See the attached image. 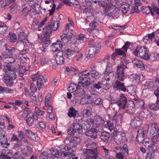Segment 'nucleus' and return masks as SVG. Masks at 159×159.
<instances>
[{
	"mask_svg": "<svg viewBox=\"0 0 159 159\" xmlns=\"http://www.w3.org/2000/svg\"><path fill=\"white\" fill-rule=\"evenodd\" d=\"M3 56L4 58V61L8 64L14 62L15 59L12 56L9 57L7 54H3Z\"/></svg>",
	"mask_w": 159,
	"mask_h": 159,
	"instance_id": "nucleus-25",
	"label": "nucleus"
},
{
	"mask_svg": "<svg viewBox=\"0 0 159 159\" xmlns=\"http://www.w3.org/2000/svg\"><path fill=\"white\" fill-rule=\"evenodd\" d=\"M152 61L159 60V54L156 53H151L148 55V59Z\"/></svg>",
	"mask_w": 159,
	"mask_h": 159,
	"instance_id": "nucleus-30",
	"label": "nucleus"
},
{
	"mask_svg": "<svg viewBox=\"0 0 159 159\" xmlns=\"http://www.w3.org/2000/svg\"><path fill=\"white\" fill-rule=\"evenodd\" d=\"M142 10L144 13L147 15L149 13H150L152 16L154 15V13L152 11V10L150 6L145 7L142 8Z\"/></svg>",
	"mask_w": 159,
	"mask_h": 159,
	"instance_id": "nucleus-38",
	"label": "nucleus"
},
{
	"mask_svg": "<svg viewBox=\"0 0 159 159\" xmlns=\"http://www.w3.org/2000/svg\"><path fill=\"white\" fill-rule=\"evenodd\" d=\"M77 91L76 92V94L78 95V96L80 97H84L85 94V92L84 90L82 88L77 89Z\"/></svg>",
	"mask_w": 159,
	"mask_h": 159,
	"instance_id": "nucleus-44",
	"label": "nucleus"
},
{
	"mask_svg": "<svg viewBox=\"0 0 159 159\" xmlns=\"http://www.w3.org/2000/svg\"><path fill=\"white\" fill-rule=\"evenodd\" d=\"M61 156H62L64 157H74L76 156L75 154L74 153L70 152H66L65 151L60 152Z\"/></svg>",
	"mask_w": 159,
	"mask_h": 159,
	"instance_id": "nucleus-35",
	"label": "nucleus"
},
{
	"mask_svg": "<svg viewBox=\"0 0 159 159\" xmlns=\"http://www.w3.org/2000/svg\"><path fill=\"white\" fill-rule=\"evenodd\" d=\"M100 42L94 43L93 39H90L89 43V54L90 57H92L93 55L99 51L100 48Z\"/></svg>",
	"mask_w": 159,
	"mask_h": 159,
	"instance_id": "nucleus-5",
	"label": "nucleus"
},
{
	"mask_svg": "<svg viewBox=\"0 0 159 159\" xmlns=\"http://www.w3.org/2000/svg\"><path fill=\"white\" fill-rule=\"evenodd\" d=\"M113 86L114 88H116L117 89L120 90L124 92H126V88L124 84L118 80H116L115 81Z\"/></svg>",
	"mask_w": 159,
	"mask_h": 159,
	"instance_id": "nucleus-19",
	"label": "nucleus"
},
{
	"mask_svg": "<svg viewBox=\"0 0 159 159\" xmlns=\"http://www.w3.org/2000/svg\"><path fill=\"white\" fill-rule=\"evenodd\" d=\"M5 73L8 72H15L16 69L15 68L11 66H4Z\"/></svg>",
	"mask_w": 159,
	"mask_h": 159,
	"instance_id": "nucleus-46",
	"label": "nucleus"
},
{
	"mask_svg": "<svg viewBox=\"0 0 159 159\" xmlns=\"http://www.w3.org/2000/svg\"><path fill=\"white\" fill-rule=\"evenodd\" d=\"M26 38V34L24 32H20L18 34V38L19 40L25 41Z\"/></svg>",
	"mask_w": 159,
	"mask_h": 159,
	"instance_id": "nucleus-43",
	"label": "nucleus"
},
{
	"mask_svg": "<svg viewBox=\"0 0 159 159\" xmlns=\"http://www.w3.org/2000/svg\"><path fill=\"white\" fill-rule=\"evenodd\" d=\"M68 111V112L67 115L68 116L70 117H73L74 118L76 117L77 111L75 110L73 107L70 108Z\"/></svg>",
	"mask_w": 159,
	"mask_h": 159,
	"instance_id": "nucleus-27",
	"label": "nucleus"
},
{
	"mask_svg": "<svg viewBox=\"0 0 159 159\" xmlns=\"http://www.w3.org/2000/svg\"><path fill=\"white\" fill-rule=\"evenodd\" d=\"M16 34L14 33H9V39L11 42H16L17 40V37Z\"/></svg>",
	"mask_w": 159,
	"mask_h": 159,
	"instance_id": "nucleus-51",
	"label": "nucleus"
},
{
	"mask_svg": "<svg viewBox=\"0 0 159 159\" xmlns=\"http://www.w3.org/2000/svg\"><path fill=\"white\" fill-rule=\"evenodd\" d=\"M75 38L81 42L84 43L87 40V39L85 35L83 34H80L75 36Z\"/></svg>",
	"mask_w": 159,
	"mask_h": 159,
	"instance_id": "nucleus-31",
	"label": "nucleus"
},
{
	"mask_svg": "<svg viewBox=\"0 0 159 159\" xmlns=\"http://www.w3.org/2000/svg\"><path fill=\"white\" fill-rule=\"evenodd\" d=\"M27 148L22 149L21 152L23 154L26 156H29L31 154L32 149L31 148L30 146L26 147Z\"/></svg>",
	"mask_w": 159,
	"mask_h": 159,
	"instance_id": "nucleus-29",
	"label": "nucleus"
},
{
	"mask_svg": "<svg viewBox=\"0 0 159 159\" xmlns=\"http://www.w3.org/2000/svg\"><path fill=\"white\" fill-rule=\"evenodd\" d=\"M44 36L46 37V38L44 39L43 44V45H44L45 47H47L51 43L49 38L50 36L48 37L47 36Z\"/></svg>",
	"mask_w": 159,
	"mask_h": 159,
	"instance_id": "nucleus-57",
	"label": "nucleus"
},
{
	"mask_svg": "<svg viewBox=\"0 0 159 159\" xmlns=\"http://www.w3.org/2000/svg\"><path fill=\"white\" fill-rule=\"evenodd\" d=\"M82 113L84 115H85L87 117L90 116L91 115V114L90 110L88 109H84L82 111Z\"/></svg>",
	"mask_w": 159,
	"mask_h": 159,
	"instance_id": "nucleus-60",
	"label": "nucleus"
},
{
	"mask_svg": "<svg viewBox=\"0 0 159 159\" xmlns=\"http://www.w3.org/2000/svg\"><path fill=\"white\" fill-rule=\"evenodd\" d=\"M145 113L143 112L139 113L138 116H136L132 120L130 123L131 125L133 127L137 128L140 126L144 118Z\"/></svg>",
	"mask_w": 159,
	"mask_h": 159,
	"instance_id": "nucleus-7",
	"label": "nucleus"
},
{
	"mask_svg": "<svg viewBox=\"0 0 159 159\" xmlns=\"http://www.w3.org/2000/svg\"><path fill=\"white\" fill-rule=\"evenodd\" d=\"M134 99V101L133 102V103L134 105L138 106V107H141L143 106L144 105V102L142 100L140 101V100H136Z\"/></svg>",
	"mask_w": 159,
	"mask_h": 159,
	"instance_id": "nucleus-50",
	"label": "nucleus"
},
{
	"mask_svg": "<svg viewBox=\"0 0 159 159\" xmlns=\"http://www.w3.org/2000/svg\"><path fill=\"white\" fill-rule=\"evenodd\" d=\"M133 53L136 56L142 59L146 60L148 59V50L145 46L138 47Z\"/></svg>",
	"mask_w": 159,
	"mask_h": 159,
	"instance_id": "nucleus-6",
	"label": "nucleus"
},
{
	"mask_svg": "<svg viewBox=\"0 0 159 159\" xmlns=\"http://www.w3.org/2000/svg\"><path fill=\"white\" fill-rule=\"evenodd\" d=\"M8 28L5 24L0 22V34H5Z\"/></svg>",
	"mask_w": 159,
	"mask_h": 159,
	"instance_id": "nucleus-33",
	"label": "nucleus"
},
{
	"mask_svg": "<svg viewBox=\"0 0 159 159\" xmlns=\"http://www.w3.org/2000/svg\"><path fill=\"white\" fill-rule=\"evenodd\" d=\"M51 4L49 6H47V9L50 12L49 16H52L53 14V12L55 11V10L56 7V5L54 3H52L50 2Z\"/></svg>",
	"mask_w": 159,
	"mask_h": 159,
	"instance_id": "nucleus-26",
	"label": "nucleus"
},
{
	"mask_svg": "<svg viewBox=\"0 0 159 159\" xmlns=\"http://www.w3.org/2000/svg\"><path fill=\"white\" fill-rule=\"evenodd\" d=\"M31 102L34 105H37L38 104H40L41 101L43 100V97L42 95H40L39 96L38 98V101H36V97L31 98Z\"/></svg>",
	"mask_w": 159,
	"mask_h": 159,
	"instance_id": "nucleus-34",
	"label": "nucleus"
},
{
	"mask_svg": "<svg viewBox=\"0 0 159 159\" xmlns=\"http://www.w3.org/2000/svg\"><path fill=\"white\" fill-rule=\"evenodd\" d=\"M79 121L78 122L76 123H73V128L75 130H76L78 131V132L79 134H81L83 132V129L81 128L82 124L81 123H80V122L82 123V119L80 116H79Z\"/></svg>",
	"mask_w": 159,
	"mask_h": 159,
	"instance_id": "nucleus-13",
	"label": "nucleus"
},
{
	"mask_svg": "<svg viewBox=\"0 0 159 159\" xmlns=\"http://www.w3.org/2000/svg\"><path fill=\"white\" fill-rule=\"evenodd\" d=\"M145 87L147 88L150 89L151 90H153L155 89L154 84L153 82L148 81L145 84Z\"/></svg>",
	"mask_w": 159,
	"mask_h": 159,
	"instance_id": "nucleus-40",
	"label": "nucleus"
},
{
	"mask_svg": "<svg viewBox=\"0 0 159 159\" xmlns=\"http://www.w3.org/2000/svg\"><path fill=\"white\" fill-rule=\"evenodd\" d=\"M82 125L81 128L83 129L84 130H88L89 128L91 125L89 124L86 121H82Z\"/></svg>",
	"mask_w": 159,
	"mask_h": 159,
	"instance_id": "nucleus-48",
	"label": "nucleus"
},
{
	"mask_svg": "<svg viewBox=\"0 0 159 159\" xmlns=\"http://www.w3.org/2000/svg\"><path fill=\"white\" fill-rule=\"evenodd\" d=\"M94 69L95 67L92 68L90 71V72L91 74L92 77L94 78L95 79H96L99 78L100 75H99V73L96 71Z\"/></svg>",
	"mask_w": 159,
	"mask_h": 159,
	"instance_id": "nucleus-39",
	"label": "nucleus"
},
{
	"mask_svg": "<svg viewBox=\"0 0 159 159\" xmlns=\"http://www.w3.org/2000/svg\"><path fill=\"white\" fill-rule=\"evenodd\" d=\"M5 40L4 39H2L0 40V45H3L6 48L5 52L7 54H8V55H14L16 53V49L13 47H10L9 48H7L6 47L7 44L5 43Z\"/></svg>",
	"mask_w": 159,
	"mask_h": 159,
	"instance_id": "nucleus-10",
	"label": "nucleus"
},
{
	"mask_svg": "<svg viewBox=\"0 0 159 159\" xmlns=\"http://www.w3.org/2000/svg\"><path fill=\"white\" fill-rule=\"evenodd\" d=\"M16 78L17 75L15 72H6L2 79L7 86L11 87L14 84L13 80Z\"/></svg>",
	"mask_w": 159,
	"mask_h": 159,
	"instance_id": "nucleus-3",
	"label": "nucleus"
},
{
	"mask_svg": "<svg viewBox=\"0 0 159 159\" xmlns=\"http://www.w3.org/2000/svg\"><path fill=\"white\" fill-rule=\"evenodd\" d=\"M145 137L144 131L143 129H139L137 132V135L136 138L137 141L141 143H144Z\"/></svg>",
	"mask_w": 159,
	"mask_h": 159,
	"instance_id": "nucleus-18",
	"label": "nucleus"
},
{
	"mask_svg": "<svg viewBox=\"0 0 159 159\" xmlns=\"http://www.w3.org/2000/svg\"><path fill=\"white\" fill-rule=\"evenodd\" d=\"M78 49L75 46H73L66 50L64 52V56L65 57L70 59L72 55H75Z\"/></svg>",
	"mask_w": 159,
	"mask_h": 159,
	"instance_id": "nucleus-9",
	"label": "nucleus"
},
{
	"mask_svg": "<svg viewBox=\"0 0 159 159\" xmlns=\"http://www.w3.org/2000/svg\"><path fill=\"white\" fill-rule=\"evenodd\" d=\"M80 86L78 85L76 86V84L74 83H70L69 84L68 88V90L70 92H74L77 89H79Z\"/></svg>",
	"mask_w": 159,
	"mask_h": 159,
	"instance_id": "nucleus-28",
	"label": "nucleus"
},
{
	"mask_svg": "<svg viewBox=\"0 0 159 159\" xmlns=\"http://www.w3.org/2000/svg\"><path fill=\"white\" fill-rule=\"evenodd\" d=\"M31 78L33 81H35L37 80V84L38 89L39 90V89L44 87L43 83L42 81V79L40 78L39 76L37 74H35L31 76Z\"/></svg>",
	"mask_w": 159,
	"mask_h": 159,
	"instance_id": "nucleus-12",
	"label": "nucleus"
},
{
	"mask_svg": "<svg viewBox=\"0 0 159 159\" xmlns=\"http://www.w3.org/2000/svg\"><path fill=\"white\" fill-rule=\"evenodd\" d=\"M59 24L58 21H55L53 19H51L50 22L43 29L44 36H50L51 35L52 31H55L58 29L59 26Z\"/></svg>",
	"mask_w": 159,
	"mask_h": 159,
	"instance_id": "nucleus-1",
	"label": "nucleus"
},
{
	"mask_svg": "<svg viewBox=\"0 0 159 159\" xmlns=\"http://www.w3.org/2000/svg\"><path fill=\"white\" fill-rule=\"evenodd\" d=\"M31 8L30 6L27 3L24 4H22V14L24 16L26 15L30 11Z\"/></svg>",
	"mask_w": 159,
	"mask_h": 159,
	"instance_id": "nucleus-21",
	"label": "nucleus"
},
{
	"mask_svg": "<svg viewBox=\"0 0 159 159\" xmlns=\"http://www.w3.org/2000/svg\"><path fill=\"white\" fill-rule=\"evenodd\" d=\"M83 153L85 154H91V155H95V157H98V152L97 148H84L83 150Z\"/></svg>",
	"mask_w": 159,
	"mask_h": 159,
	"instance_id": "nucleus-15",
	"label": "nucleus"
},
{
	"mask_svg": "<svg viewBox=\"0 0 159 159\" xmlns=\"http://www.w3.org/2000/svg\"><path fill=\"white\" fill-rule=\"evenodd\" d=\"M113 134L114 141L117 145H120L123 142L127 141L125 134L124 131H118L117 130H114Z\"/></svg>",
	"mask_w": 159,
	"mask_h": 159,
	"instance_id": "nucleus-4",
	"label": "nucleus"
},
{
	"mask_svg": "<svg viewBox=\"0 0 159 159\" xmlns=\"http://www.w3.org/2000/svg\"><path fill=\"white\" fill-rule=\"evenodd\" d=\"M85 134L91 138L96 139L97 138V131L94 128H91L85 132Z\"/></svg>",
	"mask_w": 159,
	"mask_h": 159,
	"instance_id": "nucleus-20",
	"label": "nucleus"
},
{
	"mask_svg": "<svg viewBox=\"0 0 159 159\" xmlns=\"http://www.w3.org/2000/svg\"><path fill=\"white\" fill-rule=\"evenodd\" d=\"M126 88V92L127 91L129 93H131V94L133 95L135 94V89L133 85H131L130 86H127Z\"/></svg>",
	"mask_w": 159,
	"mask_h": 159,
	"instance_id": "nucleus-41",
	"label": "nucleus"
},
{
	"mask_svg": "<svg viewBox=\"0 0 159 159\" xmlns=\"http://www.w3.org/2000/svg\"><path fill=\"white\" fill-rule=\"evenodd\" d=\"M22 145V141L21 140H20L19 141H18L14 145L13 147V149L15 150L16 151H17L18 152L22 150V149L21 148V147Z\"/></svg>",
	"mask_w": 159,
	"mask_h": 159,
	"instance_id": "nucleus-32",
	"label": "nucleus"
},
{
	"mask_svg": "<svg viewBox=\"0 0 159 159\" xmlns=\"http://www.w3.org/2000/svg\"><path fill=\"white\" fill-rule=\"evenodd\" d=\"M155 36L154 35V33L153 32L152 33L148 34V35L147 36H145V37L144 39V41L146 40H150L151 41L152 40V39Z\"/></svg>",
	"mask_w": 159,
	"mask_h": 159,
	"instance_id": "nucleus-61",
	"label": "nucleus"
},
{
	"mask_svg": "<svg viewBox=\"0 0 159 159\" xmlns=\"http://www.w3.org/2000/svg\"><path fill=\"white\" fill-rule=\"evenodd\" d=\"M6 133L3 129L0 130V143L1 145H9L6 137Z\"/></svg>",
	"mask_w": 159,
	"mask_h": 159,
	"instance_id": "nucleus-14",
	"label": "nucleus"
},
{
	"mask_svg": "<svg viewBox=\"0 0 159 159\" xmlns=\"http://www.w3.org/2000/svg\"><path fill=\"white\" fill-rule=\"evenodd\" d=\"M80 139L78 137H71L70 146L72 147H74L77 144L80 143Z\"/></svg>",
	"mask_w": 159,
	"mask_h": 159,
	"instance_id": "nucleus-23",
	"label": "nucleus"
},
{
	"mask_svg": "<svg viewBox=\"0 0 159 159\" xmlns=\"http://www.w3.org/2000/svg\"><path fill=\"white\" fill-rule=\"evenodd\" d=\"M61 43L65 44L67 43L71 38V34H63L61 36Z\"/></svg>",
	"mask_w": 159,
	"mask_h": 159,
	"instance_id": "nucleus-24",
	"label": "nucleus"
},
{
	"mask_svg": "<svg viewBox=\"0 0 159 159\" xmlns=\"http://www.w3.org/2000/svg\"><path fill=\"white\" fill-rule=\"evenodd\" d=\"M85 147L89 148H93L96 145V143L95 142H89L87 143H85Z\"/></svg>",
	"mask_w": 159,
	"mask_h": 159,
	"instance_id": "nucleus-58",
	"label": "nucleus"
},
{
	"mask_svg": "<svg viewBox=\"0 0 159 159\" xmlns=\"http://www.w3.org/2000/svg\"><path fill=\"white\" fill-rule=\"evenodd\" d=\"M120 98L119 101L117 102H116V103L120 108H124L127 102V99L122 94H120Z\"/></svg>",
	"mask_w": 159,
	"mask_h": 159,
	"instance_id": "nucleus-11",
	"label": "nucleus"
},
{
	"mask_svg": "<svg viewBox=\"0 0 159 159\" xmlns=\"http://www.w3.org/2000/svg\"><path fill=\"white\" fill-rule=\"evenodd\" d=\"M125 68H126V66L123 64H120L117 68V77L120 81L122 82L124 81L125 78L124 72V69Z\"/></svg>",
	"mask_w": 159,
	"mask_h": 159,
	"instance_id": "nucleus-8",
	"label": "nucleus"
},
{
	"mask_svg": "<svg viewBox=\"0 0 159 159\" xmlns=\"http://www.w3.org/2000/svg\"><path fill=\"white\" fill-rule=\"evenodd\" d=\"M120 7L121 8V11L123 14L126 13L129 9L128 5L123 4Z\"/></svg>",
	"mask_w": 159,
	"mask_h": 159,
	"instance_id": "nucleus-53",
	"label": "nucleus"
},
{
	"mask_svg": "<svg viewBox=\"0 0 159 159\" xmlns=\"http://www.w3.org/2000/svg\"><path fill=\"white\" fill-rule=\"evenodd\" d=\"M9 0H1L0 4L2 7H4L8 5L10 2Z\"/></svg>",
	"mask_w": 159,
	"mask_h": 159,
	"instance_id": "nucleus-62",
	"label": "nucleus"
},
{
	"mask_svg": "<svg viewBox=\"0 0 159 159\" xmlns=\"http://www.w3.org/2000/svg\"><path fill=\"white\" fill-rule=\"evenodd\" d=\"M31 113L29 109L24 110L21 115L22 117L25 119H26L29 115Z\"/></svg>",
	"mask_w": 159,
	"mask_h": 159,
	"instance_id": "nucleus-52",
	"label": "nucleus"
},
{
	"mask_svg": "<svg viewBox=\"0 0 159 159\" xmlns=\"http://www.w3.org/2000/svg\"><path fill=\"white\" fill-rule=\"evenodd\" d=\"M11 9L10 10L11 13L14 14L16 13L18 10V7L17 5H15L13 6L10 7Z\"/></svg>",
	"mask_w": 159,
	"mask_h": 159,
	"instance_id": "nucleus-55",
	"label": "nucleus"
},
{
	"mask_svg": "<svg viewBox=\"0 0 159 159\" xmlns=\"http://www.w3.org/2000/svg\"><path fill=\"white\" fill-rule=\"evenodd\" d=\"M53 45H55L57 46V48L58 51H60V49L62 48V43H61L60 40H58L56 43H53Z\"/></svg>",
	"mask_w": 159,
	"mask_h": 159,
	"instance_id": "nucleus-56",
	"label": "nucleus"
},
{
	"mask_svg": "<svg viewBox=\"0 0 159 159\" xmlns=\"http://www.w3.org/2000/svg\"><path fill=\"white\" fill-rule=\"evenodd\" d=\"M12 151L9 150L3 149L2 150L1 154L11 156L12 155Z\"/></svg>",
	"mask_w": 159,
	"mask_h": 159,
	"instance_id": "nucleus-59",
	"label": "nucleus"
},
{
	"mask_svg": "<svg viewBox=\"0 0 159 159\" xmlns=\"http://www.w3.org/2000/svg\"><path fill=\"white\" fill-rule=\"evenodd\" d=\"M50 154H48L47 152L44 151L40 155L39 158L40 159H48L50 156Z\"/></svg>",
	"mask_w": 159,
	"mask_h": 159,
	"instance_id": "nucleus-47",
	"label": "nucleus"
},
{
	"mask_svg": "<svg viewBox=\"0 0 159 159\" xmlns=\"http://www.w3.org/2000/svg\"><path fill=\"white\" fill-rule=\"evenodd\" d=\"M115 51L117 55H121L124 58H125L126 55L125 53V52H124L123 49L122 48L120 49H115Z\"/></svg>",
	"mask_w": 159,
	"mask_h": 159,
	"instance_id": "nucleus-42",
	"label": "nucleus"
},
{
	"mask_svg": "<svg viewBox=\"0 0 159 159\" xmlns=\"http://www.w3.org/2000/svg\"><path fill=\"white\" fill-rule=\"evenodd\" d=\"M98 4L104 7V11L105 12H109L107 14V15L109 16H116L119 13L118 8L114 5H112L110 6L106 7V4L103 2H98Z\"/></svg>",
	"mask_w": 159,
	"mask_h": 159,
	"instance_id": "nucleus-2",
	"label": "nucleus"
},
{
	"mask_svg": "<svg viewBox=\"0 0 159 159\" xmlns=\"http://www.w3.org/2000/svg\"><path fill=\"white\" fill-rule=\"evenodd\" d=\"M75 58L77 61H81L82 60L83 54L77 50L75 55Z\"/></svg>",
	"mask_w": 159,
	"mask_h": 159,
	"instance_id": "nucleus-36",
	"label": "nucleus"
},
{
	"mask_svg": "<svg viewBox=\"0 0 159 159\" xmlns=\"http://www.w3.org/2000/svg\"><path fill=\"white\" fill-rule=\"evenodd\" d=\"M63 54L61 51H59L55 55V58L56 63L57 64L61 65L64 62Z\"/></svg>",
	"mask_w": 159,
	"mask_h": 159,
	"instance_id": "nucleus-16",
	"label": "nucleus"
},
{
	"mask_svg": "<svg viewBox=\"0 0 159 159\" xmlns=\"http://www.w3.org/2000/svg\"><path fill=\"white\" fill-rule=\"evenodd\" d=\"M122 149L121 152L123 153L124 155L125 156H127L128 155V150L127 146L126 144L124 145L123 147H122Z\"/></svg>",
	"mask_w": 159,
	"mask_h": 159,
	"instance_id": "nucleus-49",
	"label": "nucleus"
},
{
	"mask_svg": "<svg viewBox=\"0 0 159 159\" xmlns=\"http://www.w3.org/2000/svg\"><path fill=\"white\" fill-rule=\"evenodd\" d=\"M102 83L99 81L93 85V88L94 89H99L102 88Z\"/></svg>",
	"mask_w": 159,
	"mask_h": 159,
	"instance_id": "nucleus-63",
	"label": "nucleus"
},
{
	"mask_svg": "<svg viewBox=\"0 0 159 159\" xmlns=\"http://www.w3.org/2000/svg\"><path fill=\"white\" fill-rule=\"evenodd\" d=\"M112 72L111 70H107L104 73V79L107 81H109L110 80L109 75L110 74H111Z\"/></svg>",
	"mask_w": 159,
	"mask_h": 159,
	"instance_id": "nucleus-45",
	"label": "nucleus"
},
{
	"mask_svg": "<svg viewBox=\"0 0 159 159\" xmlns=\"http://www.w3.org/2000/svg\"><path fill=\"white\" fill-rule=\"evenodd\" d=\"M26 135L31 139L34 141H36L39 139V138L37 135L32 132L31 130H26L25 131Z\"/></svg>",
	"mask_w": 159,
	"mask_h": 159,
	"instance_id": "nucleus-22",
	"label": "nucleus"
},
{
	"mask_svg": "<svg viewBox=\"0 0 159 159\" xmlns=\"http://www.w3.org/2000/svg\"><path fill=\"white\" fill-rule=\"evenodd\" d=\"M37 116L36 115L34 114H33L32 116V117H29L27 118V119L26 120V122L28 125L29 126H31L34 123V119H35V118L34 116Z\"/></svg>",
	"mask_w": 159,
	"mask_h": 159,
	"instance_id": "nucleus-37",
	"label": "nucleus"
},
{
	"mask_svg": "<svg viewBox=\"0 0 159 159\" xmlns=\"http://www.w3.org/2000/svg\"><path fill=\"white\" fill-rule=\"evenodd\" d=\"M155 82L157 83V84H158V87L157 88V89L155 90L154 94H155L156 96H159V78L156 79Z\"/></svg>",
	"mask_w": 159,
	"mask_h": 159,
	"instance_id": "nucleus-64",
	"label": "nucleus"
},
{
	"mask_svg": "<svg viewBox=\"0 0 159 159\" xmlns=\"http://www.w3.org/2000/svg\"><path fill=\"white\" fill-rule=\"evenodd\" d=\"M51 152L52 154L56 157L58 158L61 156V153L59 152V151L57 149L55 150L52 149V150H51Z\"/></svg>",
	"mask_w": 159,
	"mask_h": 159,
	"instance_id": "nucleus-54",
	"label": "nucleus"
},
{
	"mask_svg": "<svg viewBox=\"0 0 159 159\" xmlns=\"http://www.w3.org/2000/svg\"><path fill=\"white\" fill-rule=\"evenodd\" d=\"M99 136L102 141L107 143L110 139V135L109 133L103 131L100 133Z\"/></svg>",
	"mask_w": 159,
	"mask_h": 159,
	"instance_id": "nucleus-17",
	"label": "nucleus"
}]
</instances>
